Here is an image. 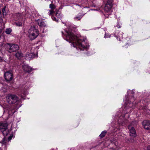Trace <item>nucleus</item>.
I'll list each match as a JSON object with an SVG mask.
<instances>
[{
	"label": "nucleus",
	"mask_w": 150,
	"mask_h": 150,
	"mask_svg": "<svg viewBox=\"0 0 150 150\" xmlns=\"http://www.w3.org/2000/svg\"><path fill=\"white\" fill-rule=\"evenodd\" d=\"M142 125L144 128L146 130H150V121L145 120L142 122Z\"/></svg>",
	"instance_id": "nucleus-5"
},
{
	"label": "nucleus",
	"mask_w": 150,
	"mask_h": 150,
	"mask_svg": "<svg viewBox=\"0 0 150 150\" xmlns=\"http://www.w3.org/2000/svg\"><path fill=\"white\" fill-rule=\"evenodd\" d=\"M23 69L25 72L28 73H29L33 70V69L28 65H25L23 66Z\"/></svg>",
	"instance_id": "nucleus-8"
},
{
	"label": "nucleus",
	"mask_w": 150,
	"mask_h": 150,
	"mask_svg": "<svg viewBox=\"0 0 150 150\" xmlns=\"http://www.w3.org/2000/svg\"><path fill=\"white\" fill-rule=\"evenodd\" d=\"M134 92L133 91H131V96L132 98L133 99V100H134L135 98L134 97V96L133 94H134Z\"/></svg>",
	"instance_id": "nucleus-28"
},
{
	"label": "nucleus",
	"mask_w": 150,
	"mask_h": 150,
	"mask_svg": "<svg viewBox=\"0 0 150 150\" xmlns=\"http://www.w3.org/2000/svg\"><path fill=\"white\" fill-rule=\"evenodd\" d=\"M147 150H150V145H149L147 146Z\"/></svg>",
	"instance_id": "nucleus-31"
},
{
	"label": "nucleus",
	"mask_w": 150,
	"mask_h": 150,
	"mask_svg": "<svg viewBox=\"0 0 150 150\" xmlns=\"http://www.w3.org/2000/svg\"><path fill=\"white\" fill-rule=\"evenodd\" d=\"M115 37L117 38V39L118 40H120V38L119 37H118L116 35H115Z\"/></svg>",
	"instance_id": "nucleus-32"
},
{
	"label": "nucleus",
	"mask_w": 150,
	"mask_h": 150,
	"mask_svg": "<svg viewBox=\"0 0 150 150\" xmlns=\"http://www.w3.org/2000/svg\"><path fill=\"white\" fill-rule=\"evenodd\" d=\"M113 0H108L107 3L105 4H108V5H110L112 6V3Z\"/></svg>",
	"instance_id": "nucleus-22"
},
{
	"label": "nucleus",
	"mask_w": 150,
	"mask_h": 150,
	"mask_svg": "<svg viewBox=\"0 0 150 150\" xmlns=\"http://www.w3.org/2000/svg\"><path fill=\"white\" fill-rule=\"evenodd\" d=\"M127 140L129 141V142H132L133 141H134V140L132 139V138H130V139H127Z\"/></svg>",
	"instance_id": "nucleus-30"
},
{
	"label": "nucleus",
	"mask_w": 150,
	"mask_h": 150,
	"mask_svg": "<svg viewBox=\"0 0 150 150\" xmlns=\"http://www.w3.org/2000/svg\"><path fill=\"white\" fill-rule=\"evenodd\" d=\"M18 59H20L23 57L21 53L19 52H17L15 55Z\"/></svg>",
	"instance_id": "nucleus-17"
},
{
	"label": "nucleus",
	"mask_w": 150,
	"mask_h": 150,
	"mask_svg": "<svg viewBox=\"0 0 150 150\" xmlns=\"http://www.w3.org/2000/svg\"><path fill=\"white\" fill-rule=\"evenodd\" d=\"M107 133V131L106 130H104L102 132L101 134L99 135V137L100 139H102L105 136Z\"/></svg>",
	"instance_id": "nucleus-18"
},
{
	"label": "nucleus",
	"mask_w": 150,
	"mask_h": 150,
	"mask_svg": "<svg viewBox=\"0 0 150 150\" xmlns=\"http://www.w3.org/2000/svg\"><path fill=\"white\" fill-rule=\"evenodd\" d=\"M3 135L4 136H6L8 134V130L7 129V127L6 128H4V129L3 130H1Z\"/></svg>",
	"instance_id": "nucleus-16"
},
{
	"label": "nucleus",
	"mask_w": 150,
	"mask_h": 150,
	"mask_svg": "<svg viewBox=\"0 0 150 150\" xmlns=\"http://www.w3.org/2000/svg\"><path fill=\"white\" fill-rule=\"evenodd\" d=\"M52 19L54 21H56L58 22L59 20L60 19V18H57V17H56L55 16H53V15H52Z\"/></svg>",
	"instance_id": "nucleus-21"
},
{
	"label": "nucleus",
	"mask_w": 150,
	"mask_h": 150,
	"mask_svg": "<svg viewBox=\"0 0 150 150\" xmlns=\"http://www.w3.org/2000/svg\"><path fill=\"white\" fill-rule=\"evenodd\" d=\"M66 33L67 34L66 35V40L69 42H71L72 45L74 47H77V46L81 50L82 49L81 47L86 50L88 48L89 45H84L85 41L84 40H82L81 39H79L77 36L69 31H67Z\"/></svg>",
	"instance_id": "nucleus-1"
},
{
	"label": "nucleus",
	"mask_w": 150,
	"mask_h": 150,
	"mask_svg": "<svg viewBox=\"0 0 150 150\" xmlns=\"http://www.w3.org/2000/svg\"><path fill=\"white\" fill-rule=\"evenodd\" d=\"M15 24L16 25V26H22V23L19 21H16L15 23Z\"/></svg>",
	"instance_id": "nucleus-19"
},
{
	"label": "nucleus",
	"mask_w": 150,
	"mask_h": 150,
	"mask_svg": "<svg viewBox=\"0 0 150 150\" xmlns=\"http://www.w3.org/2000/svg\"><path fill=\"white\" fill-rule=\"evenodd\" d=\"M131 102V101H130V102ZM132 106H133V104L131 102H130V103H128L127 104V107H129V108H132Z\"/></svg>",
	"instance_id": "nucleus-25"
},
{
	"label": "nucleus",
	"mask_w": 150,
	"mask_h": 150,
	"mask_svg": "<svg viewBox=\"0 0 150 150\" xmlns=\"http://www.w3.org/2000/svg\"><path fill=\"white\" fill-rule=\"evenodd\" d=\"M62 35H63V34H64V33H63V32H62Z\"/></svg>",
	"instance_id": "nucleus-34"
},
{
	"label": "nucleus",
	"mask_w": 150,
	"mask_h": 150,
	"mask_svg": "<svg viewBox=\"0 0 150 150\" xmlns=\"http://www.w3.org/2000/svg\"><path fill=\"white\" fill-rule=\"evenodd\" d=\"M5 46L7 50L10 53L16 52L19 49L18 45L15 44H13L7 43L5 45Z\"/></svg>",
	"instance_id": "nucleus-2"
},
{
	"label": "nucleus",
	"mask_w": 150,
	"mask_h": 150,
	"mask_svg": "<svg viewBox=\"0 0 150 150\" xmlns=\"http://www.w3.org/2000/svg\"><path fill=\"white\" fill-rule=\"evenodd\" d=\"M12 31V30L11 28H7L6 30L5 33L7 34H10Z\"/></svg>",
	"instance_id": "nucleus-20"
},
{
	"label": "nucleus",
	"mask_w": 150,
	"mask_h": 150,
	"mask_svg": "<svg viewBox=\"0 0 150 150\" xmlns=\"http://www.w3.org/2000/svg\"><path fill=\"white\" fill-rule=\"evenodd\" d=\"M82 16V15H79V16H76V17H75L74 18V19L76 20H80L82 17V16Z\"/></svg>",
	"instance_id": "nucleus-23"
},
{
	"label": "nucleus",
	"mask_w": 150,
	"mask_h": 150,
	"mask_svg": "<svg viewBox=\"0 0 150 150\" xmlns=\"http://www.w3.org/2000/svg\"><path fill=\"white\" fill-rule=\"evenodd\" d=\"M110 35L108 33H105L104 37L105 38H110Z\"/></svg>",
	"instance_id": "nucleus-26"
},
{
	"label": "nucleus",
	"mask_w": 150,
	"mask_h": 150,
	"mask_svg": "<svg viewBox=\"0 0 150 150\" xmlns=\"http://www.w3.org/2000/svg\"><path fill=\"white\" fill-rule=\"evenodd\" d=\"M112 6L110 5H108V4H105L104 7V10L106 12L110 11Z\"/></svg>",
	"instance_id": "nucleus-15"
},
{
	"label": "nucleus",
	"mask_w": 150,
	"mask_h": 150,
	"mask_svg": "<svg viewBox=\"0 0 150 150\" xmlns=\"http://www.w3.org/2000/svg\"><path fill=\"white\" fill-rule=\"evenodd\" d=\"M29 31H31V32H34L35 33H39V32L38 30V27L36 25L31 26Z\"/></svg>",
	"instance_id": "nucleus-7"
},
{
	"label": "nucleus",
	"mask_w": 150,
	"mask_h": 150,
	"mask_svg": "<svg viewBox=\"0 0 150 150\" xmlns=\"http://www.w3.org/2000/svg\"><path fill=\"white\" fill-rule=\"evenodd\" d=\"M52 15L56 17L60 18L61 17L60 12L59 10H56L55 11H54V13Z\"/></svg>",
	"instance_id": "nucleus-13"
},
{
	"label": "nucleus",
	"mask_w": 150,
	"mask_h": 150,
	"mask_svg": "<svg viewBox=\"0 0 150 150\" xmlns=\"http://www.w3.org/2000/svg\"><path fill=\"white\" fill-rule=\"evenodd\" d=\"M26 57H28V59H29L30 60L33 59L35 58L36 55L35 53H27L25 56Z\"/></svg>",
	"instance_id": "nucleus-12"
},
{
	"label": "nucleus",
	"mask_w": 150,
	"mask_h": 150,
	"mask_svg": "<svg viewBox=\"0 0 150 150\" xmlns=\"http://www.w3.org/2000/svg\"><path fill=\"white\" fill-rule=\"evenodd\" d=\"M117 26L118 28H120V25H117Z\"/></svg>",
	"instance_id": "nucleus-33"
},
{
	"label": "nucleus",
	"mask_w": 150,
	"mask_h": 150,
	"mask_svg": "<svg viewBox=\"0 0 150 150\" xmlns=\"http://www.w3.org/2000/svg\"><path fill=\"white\" fill-rule=\"evenodd\" d=\"M28 32L29 33V37L31 40L36 38L39 35V33H35L34 32H31V31H29Z\"/></svg>",
	"instance_id": "nucleus-6"
},
{
	"label": "nucleus",
	"mask_w": 150,
	"mask_h": 150,
	"mask_svg": "<svg viewBox=\"0 0 150 150\" xmlns=\"http://www.w3.org/2000/svg\"><path fill=\"white\" fill-rule=\"evenodd\" d=\"M6 8L5 7H4L2 9V12L3 13V15H4V13H5V14H6Z\"/></svg>",
	"instance_id": "nucleus-29"
},
{
	"label": "nucleus",
	"mask_w": 150,
	"mask_h": 150,
	"mask_svg": "<svg viewBox=\"0 0 150 150\" xmlns=\"http://www.w3.org/2000/svg\"><path fill=\"white\" fill-rule=\"evenodd\" d=\"M4 76L7 82L11 81L13 78L12 72L11 71H8L4 73Z\"/></svg>",
	"instance_id": "nucleus-4"
},
{
	"label": "nucleus",
	"mask_w": 150,
	"mask_h": 150,
	"mask_svg": "<svg viewBox=\"0 0 150 150\" xmlns=\"http://www.w3.org/2000/svg\"><path fill=\"white\" fill-rule=\"evenodd\" d=\"M13 137V134L12 133L10 135V136H9L7 139L6 141L9 142L12 139V138Z\"/></svg>",
	"instance_id": "nucleus-24"
},
{
	"label": "nucleus",
	"mask_w": 150,
	"mask_h": 150,
	"mask_svg": "<svg viewBox=\"0 0 150 150\" xmlns=\"http://www.w3.org/2000/svg\"><path fill=\"white\" fill-rule=\"evenodd\" d=\"M7 125V123H0V129L1 130H3L4 128H6Z\"/></svg>",
	"instance_id": "nucleus-14"
},
{
	"label": "nucleus",
	"mask_w": 150,
	"mask_h": 150,
	"mask_svg": "<svg viewBox=\"0 0 150 150\" xmlns=\"http://www.w3.org/2000/svg\"><path fill=\"white\" fill-rule=\"evenodd\" d=\"M50 8L51 9L50 10V13L49 15H52L54 13V9L55 8L56 6L53 4H50Z\"/></svg>",
	"instance_id": "nucleus-11"
},
{
	"label": "nucleus",
	"mask_w": 150,
	"mask_h": 150,
	"mask_svg": "<svg viewBox=\"0 0 150 150\" xmlns=\"http://www.w3.org/2000/svg\"><path fill=\"white\" fill-rule=\"evenodd\" d=\"M7 102L10 104L15 103L18 100V98L14 94H8L6 97Z\"/></svg>",
	"instance_id": "nucleus-3"
},
{
	"label": "nucleus",
	"mask_w": 150,
	"mask_h": 150,
	"mask_svg": "<svg viewBox=\"0 0 150 150\" xmlns=\"http://www.w3.org/2000/svg\"><path fill=\"white\" fill-rule=\"evenodd\" d=\"M38 25L41 28H44L47 26L46 24L42 19H39L37 21Z\"/></svg>",
	"instance_id": "nucleus-9"
},
{
	"label": "nucleus",
	"mask_w": 150,
	"mask_h": 150,
	"mask_svg": "<svg viewBox=\"0 0 150 150\" xmlns=\"http://www.w3.org/2000/svg\"><path fill=\"white\" fill-rule=\"evenodd\" d=\"M130 136L133 137H136L137 136L136 133L135 129L134 127H132L129 130Z\"/></svg>",
	"instance_id": "nucleus-10"
},
{
	"label": "nucleus",
	"mask_w": 150,
	"mask_h": 150,
	"mask_svg": "<svg viewBox=\"0 0 150 150\" xmlns=\"http://www.w3.org/2000/svg\"><path fill=\"white\" fill-rule=\"evenodd\" d=\"M6 137H4V138L3 139L2 141V143L3 144H5L6 143Z\"/></svg>",
	"instance_id": "nucleus-27"
}]
</instances>
